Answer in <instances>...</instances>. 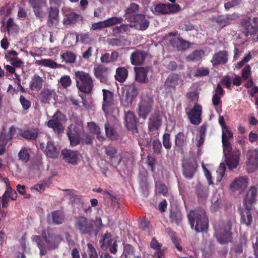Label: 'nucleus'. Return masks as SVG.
I'll list each match as a JSON object with an SVG mask.
<instances>
[{
  "mask_svg": "<svg viewBox=\"0 0 258 258\" xmlns=\"http://www.w3.org/2000/svg\"><path fill=\"white\" fill-rule=\"evenodd\" d=\"M42 236L46 242V245L44 246H43V245L42 244L40 236L34 235L32 237L33 242H35L39 248L40 254L41 255H43L46 253V250L45 248V247L49 249H54L57 247L58 244L61 241V238L59 235L53 233H48L47 236L46 235V232H43Z\"/></svg>",
  "mask_w": 258,
  "mask_h": 258,
  "instance_id": "nucleus-1",
  "label": "nucleus"
},
{
  "mask_svg": "<svg viewBox=\"0 0 258 258\" xmlns=\"http://www.w3.org/2000/svg\"><path fill=\"white\" fill-rule=\"evenodd\" d=\"M67 134L72 146L79 144L81 142L83 144L91 143V138L88 134L84 133L83 126L81 125L78 126L70 125L68 127Z\"/></svg>",
  "mask_w": 258,
  "mask_h": 258,
  "instance_id": "nucleus-2",
  "label": "nucleus"
},
{
  "mask_svg": "<svg viewBox=\"0 0 258 258\" xmlns=\"http://www.w3.org/2000/svg\"><path fill=\"white\" fill-rule=\"evenodd\" d=\"M188 218L191 228H193L195 221H196L195 229L197 232H202L208 228V220L203 209L190 211Z\"/></svg>",
  "mask_w": 258,
  "mask_h": 258,
  "instance_id": "nucleus-3",
  "label": "nucleus"
},
{
  "mask_svg": "<svg viewBox=\"0 0 258 258\" xmlns=\"http://www.w3.org/2000/svg\"><path fill=\"white\" fill-rule=\"evenodd\" d=\"M77 88L81 92L90 93L93 87V80L90 75L84 71L75 73Z\"/></svg>",
  "mask_w": 258,
  "mask_h": 258,
  "instance_id": "nucleus-4",
  "label": "nucleus"
},
{
  "mask_svg": "<svg viewBox=\"0 0 258 258\" xmlns=\"http://www.w3.org/2000/svg\"><path fill=\"white\" fill-rule=\"evenodd\" d=\"M103 104L102 110L107 117L109 116L115 117L118 114L119 110L114 105V99L113 93L107 90L103 89Z\"/></svg>",
  "mask_w": 258,
  "mask_h": 258,
  "instance_id": "nucleus-5",
  "label": "nucleus"
},
{
  "mask_svg": "<svg viewBox=\"0 0 258 258\" xmlns=\"http://www.w3.org/2000/svg\"><path fill=\"white\" fill-rule=\"evenodd\" d=\"M138 94V90L134 84L125 86L122 89V93L120 95L121 103L124 106H129Z\"/></svg>",
  "mask_w": 258,
  "mask_h": 258,
  "instance_id": "nucleus-6",
  "label": "nucleus"
},
{
  "mask_svg": "<svg viewBox=\"0 0 258 258\" xmlns=\"http://www.w3.org/2000/svg\"><path fill=\"white\" fill-rule=\"evenodd\" d=\"M153 100L149 96L142 97L138 103L137 112L140 118L145 120L152 109Z\"/></svg>",
  "mask_w": 258,
  "mask_h": 258,
  "instance_id": "nucleus-7",
  "label": "nucleus"
},
{
  "mask_svg": "<svg viewBox=\"0 0 258 258\" xmlns=\"http://www.w3.org/2000/svg\"><path fill=\"white\" fill-rule=\"evenodd\" d=\"M128 22L134 23V25H130L131 27H135L136 29L144 31L146 30L149 25V21L146 18L144 15H133L127 18Z\"/></svg>",
  "mask_w": 258,
  "mask_h": 258,
  "instance_id": "nucleus-8",
  "label": "nucleus"
},
{
  "mask_svg": "<svg viewBox=\"0 0 258 258\" xmlns=\"http://www.w3.org/2000/svg\"><path fill=\"white\" fill-rule=\"evenodd\" d=\"M66 120V117L60 111H57L53 114L52 119L47 122V126L52 128L53 130L57 133L63 132V126L62 123Z\"/></svg>",
  "mask_w": 258,
  "mask_h": 258,
  "instance_id": "nucleus-9",
  "label": "nucleus"
},
{
  "mask_svg": "<svg viewBox=\"0 0 258 258\" xmlns=\"http://www.w3.org/2000/svg\"><path fill=\"white\" fill-rule=\"evenodd\" d=\"M241 27L242 32L246 36L255 34L258 31V18L243 20Z\"/></svg>",
  "mask_w": 258,
  "mask_h": 258,
  "instance_id": "nucleus-10",
  "label": "nucleus"
},
{
  "mask_svg": "<svg viewBox=\"0 0 258 258\" xmlns=\"http://www.w3.org/2000/svg\"><path fill=\"white\" fill-rule=\"evenodd\" d=\"M75 226L76 230L82 234H92L93 228L91 226V222L86 217H80L77 218Z\"/></svg>",
  "mask_w": 258,
  "mask_h": 258,
  "instance_id": "nucleus-11",
  "label": "nucleus"
},
{
  "mask_svg": "<svg viewBox=\"0 0 258 258\" xmlns=\"http://www.w3.org/2000/svg\"><path fill=\"white\" fill-rule=\"evenodd\" d=\"M231 235L230 226L229 224H227L224 228L216 229L215 235L218 241L221 243L231 241Z\"/></svg>",
  "mask_w": 258,
  "mask_h": 258,
  "instance_id": "nucleus-12",
  "label": "nucleus"
},
{
  "mask_svg": "<svg viewBox=\"0 0 258 258\" xmlns=\"http://www.w3.org/2000/svg\"><path fill=\"white\" fill-rule=\"evenodd\" d=\"M63 159L67 163L76 165L80 160V155L77 151L63 149L61 151Z\"/></svg>",
  "mask_w": 258,
  "mask_h": 258,
  "instance_id": "nucleus-13",
  "label": "nucleus"
},
{
  "mask_svg": "<svg viewBox=\"0 0 258 258\" xmlns=\"http://www.w3.org/2000/svg\"><path fill=\"white\" fill-rule=\"evenodd\" d=\"M248 186V179L245 176L235 178L230 185V188L232 191H243Z\"/></svg>",
  "mask_w": 258,
  "mask_h": 258,
  "instance_id": "nucleus-14",
  "label": "nucleus"
},
{
  "mask_svg": "<svg viewBox=\"0 0 258 258\" xmlns=\"http://www.w3.org/2000/svg\"><path fill=\"white\" fill-rule=\"evenodd\" d=\"M198 167L197 162L195 160H186L183 163V174L187 178H191Z\"/></svg>",
  "mask_w": 258,
  "mask_h": 258,
  "instance_id": "nucleus-15",
  "label": "nucleus"
},
{
  "mask_svg": "<svg viewBox=\"0 0 258 258\" xmlns=\"http://www.w3.org/2000/svg\"><path fill=\"white\" fill-rule=\"evenodd\" d=\"M237 17L235 14H233L231 15L229 14L219 16L218 17H213L212 20L213 22L216 23L220 28H223L230 24L232 21L236 19Z\"/></svg>",
  "mask_w": 258,
  "mask_h": 258,
  "instance_id": "nucleus-16",
  "label": "nucleus"
},
{
  "mask_svg": "<svg viewBox=\"0 0 258 258\" xmlns=\"http://www.w3.org/2000/svg\"><path fill=\"white\" fill-rule=\"evenodd\" d=\"M202 111V106L198 104H196L193 108L187 113L190 122L192 124L198 125L201 122Z\"/></svg>",
  "mask_w": 258,
  "mask_h": 258,
  "instance_id": "nucleus-17",
  "label": "nucleus"
},
{
  "mask_svg": "<svg viewBox=\"0 0 258 258\" xmlns=\"http://www.w3.org/2000/svg\"><path fill=\"white\" fill-rule=\"evenodd\" d=\"M95 77L99 79L101 83L107 82L108 78V69L104 66H98L94 69Z\"/></svg>",
  "mask_w": 258,
  "mask_h": 258,
  "instance_id": "nucleus-18",
  "label": "nucleus"
},
{
  "mask_svg": "<svg viewBox=\"0 0 258 258\" xmlns=\"http://www.w3.org/2000/svg\"><path fill=\"white\" fill-rule=\"evenodd\" d=\"M248 153L247 166L249 172H252L258 167V149L249 150Z\"/></svg>",
  "mask_w": 258,
  "mask_h": 258,
  "instance_id": "nucleus-19",
  "label": "nucleus"
},
{
  "mask_svg": "<svg viewBox=\"0 0 258 258\" xmlns=\"http://www.w3.org/2000/svg\"><path fill=\"white\" fill-rule=\"evenodd\" d=\"M257 195V188L252 186L249 189L244 200V204L247 210H249L251 205L255 202Z\"/></svg>",
  "mask_w": 258,
  "mask_h": 258,
  "instance_id": "nucleus-20",
  "label": "nucleus"
},
{
  "mask_svg": "<svg viewBox=\"0 0 258 258\" xmlns=\"http://www.w3.org/2000/svg\"><path fill=\"white\" fill-rule=\"evenodd\" d=\"M182 80L177 74H171L167 78L165 86L167 88H175L182 83Z\"/></svg>",
  "mask_w": 258,
  "mask_h": 258,
  "instance_id": "nucleus-21",
  "label": "nucleus"
},
{
  "mask_svg": "<svg viewBox=\"0 0 258 258\" xmlns=\"http://www.w3.org/2000/svg\"><path fill=\"white\" fill-rule=\"evenodd\" d=\"M170 44L178 50H183L189 48L190 43L179 37H174L170 40Z\"/></svg>",
  "mask_w": 258,
  "mask_h": 258,
  "instance_id": "nucleus-22",
  "label": "nucleus"
},
{
  "mask_svg": "<svg viewBox=\"0 0 258 258\" xmlns=\"http://www.w3.org/2000/svg\"><path fill=\"white\" fill-rule=\"evenodd\" d=\"M146 57V53L139 50L135 51L131 55V63L135 66L142 64L144 61Z\"/></svg>",
  "mask_w": 258,
  "mask_h": 258,
  "instance_id": "nucleus-23",
  "label": "nucleus"
},
{
  "mask_svg": "<svg viewBox=\"0 0 258 258\" xmlns=\"http://www.w3.org/2000/svg\"><path fill=\"white\" fill-rule=\"evenodd\" d=\"M227 166L230 169L236 168L239 161V153L236 152L233 154H229L225 156Z\"/></svg>",
  "mask_w": 258,
  "mask_h": 258,
  "instance_id": "nucleus-24",
  "label": "nucleus"
},
{
  "mask_svg": "<svg viewBox=\"0 0 258 258\" xmlns=\"http://www.w3.org/2000/svg\"><path fill=\"white\" fill-rule=\"evenodd\" d=\"M125 125L127 129L135 133L137 131L136 121L134 113L128 111L125 115Z\"/></svg>",
  "mask_w": 258,
  "mask_h": 258,
  "instance_id": "nucleus-25",
  "label": "nucleus"
},
{
  "mask_svg": "<svg viewBox=\"0 0 258 258\" xmlns=\"http://www.w3.org/2000/svg\"><path fill=\"white\" fill-rule=\"evenodd\" d=\"M48 221L50 223L54 225L61 224L64 221L63 213L59 211H55L48 215Z\"/></svg>",
  "mask_w": 258,
  "mask_h": 258,
  "instance_id": "nucleus-26",
  "label": "nucleus"
},
{
  "mask_svg": "<svg viewBox=\"0 0 258 258\" xmlns=\"http://www.w3.org/2000/svg\"><path fill=\"white\" fill-rule=\"evenodd\" d=\"M227 60V53L226 51H220L215 54L211 60V62L213 66L224 63Z\"/></svg>",
  "mask_w": 258,
  "mask_h": 258,
  "instance_id": "nucleus-27",
  "label": "nucleus"
},
{
  "mask_svg": "<svg viewBox=\"0 0 258 258\" xmlns=\"http://www.w3.org/2000/svg\"><path fill=\"white\" fill-rule=\"evenodd\" d=\"M83 19L81 15L75 13H71L66 15L63 19V23L66 25L74 24L79 21H82Z\"/></svg>",
  "mask_w": 258,
  "mask_h": 258,
  "instance_id": "nucleus-28",
  "label": "nucleus"
},
{
  "mask_svg": "<svg viewBox=\"0 0 258 258\" xmlns=\"http://www.w3.org/2000/svg\"><path fill=\"white\" fill-rule=\"evenodd\" d=\"M43 82L44 80L42 78L37 74L34 75L32 77L30 83L31 89L36 91H39L42 87Z\"/></svg>",
  "mask_w": 258,
  "mask_h": 258,
  "instance_id": "nucleus-29",
  "label": "nucleus"
},
{
  "mask_svg": "<svg viewBox=\"0 0 258 258\" xmlns=\"http://www.w3.org/2000/svg\"><path fill=\"white\" fill-rule=\"evenodd\" d=\"M161 117L159 114L152 115L149 119V130L150 131L158 130L161 126Z\"/></svg>",
  "mask_w": 258,
  "mask_h": 258,
  "instance_id": "nucleus-30",
  "label": "nucleus"
},
{
  "mask_svg": "<svg viewBox=\"0 0 258 258\" xmlns=\"http://www.w3.org/2000/svg\"><path fill=\"white\" fill-rule=\"evenodd\" d=\"M105 153L109 157L113 163H114L118 165L120 163L121 161L120 157L116 155V150L114 147L111 146L106 147Z\"/></svg>",
  "mask_w": 258,
  "mask_h": 258,
  "instance_id": "nucleus-31",
  "label": "nucleus"
},
{
  "mask_svg": "<svg viewBox=\"0 0 258 258\" xmlns=\"http://www.w3.org/2000/svg\"><path fill=\"white\" fill-rule=\"evenodd\" d=\"M136 80L140 83H145L148 81L147 74L148 70L144 68H139L135 70Z\"/></svg>",
  "mask_w": 258,
  "mask_h": 258,
  "instance_id": "nucleus-32",
  "label": "nucleus"
},
{
  "mask_svg": "<svg viewBox=\"0 0 258 258\" xmlns=\"http://www.w3.org/2000/svg\"><path fill=\"white\" fill-rule=\"evenodd\" d=\"M103 244L109 246V251L114 254L117 252V244L115 241L111 240L110 234H106L103 239Z\"/></svg>",
  "mask_w": 258,
  "mask_h": 258,
  "instance_id": "nucleus-33",
  "label": "nucleus"
},
{
  "mask_svg": "<svg viewBox=\"0 0 258 258\" xmlns=\"http://www.w3.org/2000/svg\"><path fill=\"white\" fill-rule=\"evenodd\" d=\"M45 153L48 157L51 158H55L58 155V152L51 141H48Z\"/></svg>",
  "mask_w": 258,
  "mask_h": 258,
  "instance_id": "nucleus-34",
  "label": "nucleus"
},
{
  "mask_svg": "<svg viewBox=\"0 0 258 258\" xmlns=\"http://www.w3.org/2000/svg\"><path fill=\"white\" fill-rule=\"evenodd\" d=\"M35 63L38 66L48 67L51 69H56L60 68L61 66V64L57 63L50 59H41L40 60H37Z\"/></svg>",
  "mask_w": 258,
  "mask_h": 258,
  "instance_id": "nucleus-35",
  "label": "nucleus"
},
{
  "mask_svg": "<svg viewBox=\"0 0 258 258\" xmlns=\"http://www.w3.org/2000/svg\"><path fill=\"white\" fill-rule=\"evenodd\" d=\"M55 92L53 90L45 89H43L40 93L41 101L43 102H47L54 98Z\"/></svg>",
  "mask_w": 258,
  "mask_h": 258,
  "instance_id": "nucleus-36",
  "label": "nucleus"
},
{
  "mask_svg": "<svg viewBox=\"0 0 258 258\" xmlns=\"http://www.w3.org/2000/svg\"><path fill=\"white\" fill-rule=\"evenodd\" d=\"M128 76L127 70L123 67L118 68L116 70L115 79L119 82H123Z\"/></svg>",
  "mask_w": 258,
  "mask_h": 258,
  "instance_id": "nucleus-37",
  "label": "nucleus"
},
{
  "mask_svg": "<svg viewBox=\"0 0 258 258\" xmlns=\"http://www.w3.org/2000/svg\"><path fill=\"white\" fill-rule=\"evenodd\" d=\"M61 58L67 63L75 62L76 59V55L71 51H67L62 53L60 55Z\"/></svg>",
  "mask_w": 258,
  "mask_h": 258,
  "instance_id": "nucleus-38",
  "label": "nucleus"
},
{
  "mask_svg": "<svg viewBox=\"0 0 258 258\" xmlns=\"http://www.w3.org/2000/svg\"><path fill=\"white\" fill-rule=\"evenodd\" d=\"M123 21L122 17H112L107 20L103 21L105 28L109 27L115 25L117 24H120Z\"/></svg>",
  "mask_w": 258,
  "mask_h": 258,
  "instance_id": "nucleus-39",
  "label": "nucleus"
},
{
  "mask_svg": "<svg viewBox=\"0 0 258 258\" xmlns=\"http://www.w3.org/2000/svg\"><path fill=\"white\" fill-rule=\"evenodd\" d=\"M21 135L25 139L34 140L37 138L38 132L34 129L27 130L22 132Z\"/></svg>",
  "mask_w": 258,
  "mask_h": 258,
  "instance_id": "nucleus-40",
  "label": "nucleus"
},
{
  "mask_svg": "<svg viewBox=\"0 0 258 258\" xmlns=\"http://www.w3.org/2000/svg\"><path fill=\"white\" fill-rule=\"evenodd\" d=\"M105 129L106 136L111 140H115L117 138V134L112 126L107 122L105 124Z\"/></svg>",
  "mask_w": 258,
  "mask_h": 258,
  "instance_id": "nucleus-41",
  "label": "nucleus"
},
{
  "mask_svg": "<svg viewBox=\"0 0 258 258\" xmlns=\"http://www.w3.org/2000/svg\"><path fill=\"white\" fill-rule=\"evenodd\" d=\"M221 197L220 195L218 193H215L212 199V205L211 206V209L214 211H217L221 204Z\"/></svg>",
  "mask_w": 258,
  "mask_h": 258,
  "instance_id": "nucleus-42",
  "label": "nucleus"
},
{
  "mask_svg": "<svg viewBox=\"0 0 258 258\" xmlns=\"http://www.w3.org/2000/svg\"><path fill=\"white\" fill-rule=\"evenodd\" d=\"M91 226L93 227V230L92 234L96 235L98 231L102 227V220L100 218H97L94 220L91 221Z\"/></svg>",
  "mask_w": 258,
  "mask_h": 258,
  "instance_id": "nucleus-43",
  "label": "nucleus"
},
{
  "mask_svg": "<svg viewBox=\"0 0 258 258\" xmlns=\"http://www.w3.org/2000/svg\"><path fill=\"white\" fill-rule=\"evenodd\" d=\"M65 196L71 202L75 203L78 200H79V196L77 195V192L74 189H66Z\"/></svg>",
  "mask_w": 258,
  "mask_h": 258,
  "instance_id": "nucleus-44",
  "label": "nucleus"
},
{
  "mask_svg": "<svg viewBox=\"0 0 258 258\" xmlns=\"http://www.w3.org/2000/svg\"><path fill=\"white\" fill-rule=\"evenodd\" d=\"M156 192L166 197L168 195V188L164 183L159 182L156 184Z\"/></svg>",
  "mask_w": 258,
  "mask_h": 258,
  "instance_id": "nucleus-45",
  "label": "nucleus"
},
{
  "mask_svg": "<svg viewBox=\"0 0 258 258\" xmlns=\"http://www.w3.org/2000/svg\"><path fill=\"white\" fill-rule=\"evenodd\" d=\"M169 8L167 4H159L154 8V12L156 14H168Z\"/></svg>",
  "mask_w": 258,
  "mask_h": 258,
  "instance_id": "nucleus-46",
  "label": "nucleus"
},
{
  "mask_svg": "<svg viewBox=\"0 0 258 258\" xmlns=\"http://www.w3.org/2000/svg\"><path fill=\"white\" fill-rule=\"evenodd\" d=\"M204 51L202 50H196L190 54L187 59L190 61H197L200 60L204 55Z\"/></svg>",
  "mask_w": 258,
  "mask_h": 258,
  "instance_id": "nucleus-47",
  "label": "nucleus"
},
{
  "mask_svg": "<svg viewBox=\"0 0 258 258\" xmlns=\"http://www.w3.org/2000/svg\"><path fill=\"white\" fill-rule=\"evenodd\" d=\"M225 170H226V166H225V164L223 163H221L220 164V166H219L218 169L217 170V178H216L217 182H220L222 180V179L225 174Z\"/></svg>",
  "mask_w": 258,
  "mask_h": 258,
  "instance_id": "nucleus-48",
  "label": "nucleus"
},
{
  "mask_svg": "<svg viewBox=\"0 0 258 258\" xmlns=\"http://www.w3.org/2000/svg\"><path fill=\"white\" fill-rule=\"evenodd\" d=\"M186 137L184 134L182 132L179 133L175 137L176 146L178 147L181 148L183 146Z\"/></svg>",
  "mask_w": 258,
  "mask_h": 258,
  "instance_id": "nucleus-49",
  "label": "nucleus"
},
{
  "mask_svg": "<svg viewBox=\"0 0 258 258\" xmlns=\"http://www.w3.org/2000/svg\"><path fill=\"white\" fill-rule=\"evenodd\" d=\"M252 220V217L249 211L246 212L245 214H242L241 217V222L247 226L250 225Z\"/></svg>",
  "mask_w": 258,
  "mask_h": 258,
  "instance_id": "nucleus-50",
  "label": "nucleus"
},
{
  "mask_svg": "<svg viewBox=\"0 0 258 258\" xmlns=\"http://www.w3.org/2000/svg\"><path fill=\"white\" fill-rule=\"evenodd\" d=\"M76 40L82 43L88 44L91 42V38L88 33L77 34Z\"/></svg>",
  "mask_w": 258,
  "mask_h": 258,
  "instance_id": "nucleus-51",
  "label": "nucleus"
},
{
  "mask_svg": "<svg viewBox=\"0 0 258 258\" xmlns=\"http://www.w3.org/2000/svg\"><path fill=\"white\" fill-rule=\"evenodd\" d=\"M223 148V153L225 156H228L229 154H233L231 152V146L229 141H222Z\"/></svg>",
  "mask_w": 258,
  "mask_h": 258,
  "instance_id": "nucleus-52",
  "label": "nucleus"
},
{
  "mask_svg": "<svg viewBox=\"0 0 258 258\" xmlns=\"http://www.w3.org/2000/svg\"><path fill=\"white\" fill-rule=\"evenodd\" d=\"M233 137V133L228 127H224L222 129V141H229Z\"/></svg>",
  "mask_w": 258,
  "mask_h": 258,
  "instance_id": "nucleus-53",
  "label": "nucleus"
},
{
  "mask_svg": "<svg viewBox=\"0 0 258 258\" xmlns=\"http://www.w3.org/2000/svg\"><path fill=\"white\" fill-rule=\"evenodd\" d=\"M130 25L127 24H121L119 26L115 27L113 29V32L114 34H120L127 32L129 30Z\"/></svg>",
  "mask_w": 258,
  "mask_h": 258,
  "instance_id": "nucleus-54",
  "label": "nucleus"
},
{
  "mask_svg": "<svg viewBox=\"0 0 258 258\" xmlns=\"http://www.w3.org/2000/svg\"><path fill=\"white\" fill-rule=\"evenodd\" d=\"M18 156L20 159L25 162H27L30 159L29 154L25 148H22L19 153Z\"/></svg>",
  "mask_w": 258,
  "mask_h": 258,
  "instance_id": "nucleus-55",
  "label": "nucleus"
},
{
  "mask_svg": "<svg viewBox=\"0 0 258 258\" xmlns=\"http://www.w3.org/2000/svg\"><path fill=\"white\" fill-rule=\"evenodd\" d=\"M134 254V247L130 245L126 244L124 246L123 254L125 258H128Z\"/></svg>",
  "mask_w": 258,
  "mask_h": 258,
  "instance_id": "nucleus-56",
  "label": "nucleus"
},
{
  "mask_svg": "<svg viewBox=\"0 0 258 258\" xmlns=\"http://www.w3.org/2000/svg\"><path fill=\"white\" fill-rule=\"evenodd\" d=\"M139 6L135 3L132 4L125 11V15H130L129 16L134 15L133 14L138 10Z\"/></svg>",
  "mask_w": 258,
  "mask_h": 258,
  "instance_id": "nucleus-57",
  "label": "nucleus"
},
{
  "mask_svg": "<svg viewBox=\"0 0 258 258\" xmlns=\"http://www.w3.org/2000/svg\"><path fill=\"white\" fill-rule=\"evenodd\" d=\"M87 251L89 255V258H98L96 249L91 244H87Z\"/></svg>",
  "mask_w": 258,
  "mask_h": 258,
  "instance_id": "nucleus-58",
  "label": "nucleus"
},
{
  "mask_svg": "<svg viewBox=\"0 0 258 258\" xmlns=\"http://www.w3.org/2000/svg\"><path fill=\"white\" fill-rule=\"evenodd\" d=\"M10 140L9 135H7L5 133L2 132L0 135V146L4 147Z\"/></svg>",
  "mask_w": 258,
  "mask_h": 258,
  "instance_id": "nucleus-59",
  "label": "nucleus"
},
{
  "mask_svg": "<svg viewBox=\"0 0 258 258\" xmlns=\"http://www.w3.org/2000/svg\"><path fill=\"white\" fill-rule=\"evenodd\" d=\"M46 186H47V182L45 181H44L40 183H38V184L34 185L32 187L31 189H32V190H35L39 192H42L45 190Z\"/></svg>",
  "mask_w": 258,
  "mask_h": 258,
  "instance_id": "nucleus-60",
  "label": "nucleus"
},
{
  "mask_svg": "<svg viewBox=\"0 0 258 258\" xmlns=\"http://www.w3.org/2000/svg\"><path fill=\"white\" fill-rule=\"evenodd\" d=\"M140 227L143 230L147 231L149 234L150 233L151 229L149 227V223L146 219L144 218L141 220Z\"/></svg>",
  "mask_w": 258,
  "mask_h": 258,
  "instance_id": "nucleus-61",
  "label": "nucleus"
},
{
  "mask_svg": "<svg viewBox=\"0 0 258 258\" xmlns=\"http://www.w3.org/2000/svg\"><path fill=\"white\" fill-rule=\"evenodd\" d=\"M59 82L64 88H67L71 85V79L70 76H64L60 79Z\"/></svg>",
  "mask_w": 258,
  "mask_h": 258,
  "instance_id": "nucleus-62",
  "label": "nucleus"
},
{
  "mask_svg": "<svg viewBox=\"0 0 258 258\" xmlns=\"http://www.w3.org/2000/svg\"><path fill=\"white\" fill-rule=\"evenodd\" d=\"M163 145L166 149H169L171 148V144L170 142V135L168 133H166L163 135Z\"/></svg>",
  "mask_w": 258,
  "mask_h": 258,
  "instance_id": "nucleus-63",
  "label": "nucleus"
},
{
  "mask_svg": "<svg viewBox=\"0 0 258 258\" xmlns=\"http://www.w3.org/2000/svg\"><path fill=\"white\" fill-rule=\"evenodd\" d=\"M20 102L23 108L25 110L29 109L31 106V103L29 100L26 99L23 95L20 96Z\"/></svg>",
  "mask_w": 258,
  "mask_h": 258,
  "instance_id": "nucleus-64",
  "label": "nucleus"
}]
</instances>
